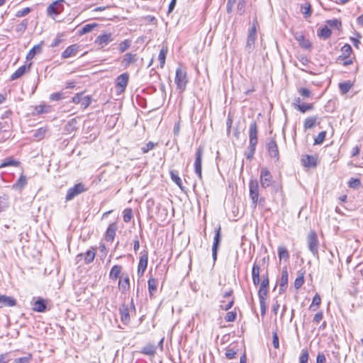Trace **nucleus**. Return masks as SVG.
<instances>
[{"label": "nucleus", "instance_id": "f257e3e1", "mask_svg": "<svg viewBox=\"0 0 363 363\" xmlns=\"http://www.w3.org/2000/svg\"><path fill=\"white\" fill-rule=\"evenodd\" d=\"M308 248L310 252L315 257L319 259L318 255V246L319 241L317 233L315 231H311L308 233L306 238Z\"/></svg>", "mask_w": 363, "mask_h": 363}, {"label": "nucleus", "instance_id": "f03ea898", "mask_svg": "<svg viewBox=\"0 0 363 363\" xmlns=\"http://www.w3.org/2000/svg\"><path fill=\"white\" fill-rule=\"evenodd\" d=\"M65 0H57L52 2L47 9V13L49 16L55 19L56 17L64 10Z\"/></svg>", "mask_w": 363, "mask_h": 363}, {"label": "nucleus", "instance_id": "7ed1b4c3", "mask_svg": "<svg viewBox=\"0 0 363 363\" xmlns=\"http://www.w3.org/2000/svg\"><path fill=\"white\" fill-rule=\"evenodd\" d=\"M188 82L186 72L184 69L179 67L176 69L175 83L177 84V88L182 91L186 88Z\"/></svg>", "mask_w": 363, "mask_h": 363}, {"label": "nucleus", "instance_id": "20e7f679", "mask_svg": "<svg viewBox=\"0 0 363 363\" xmlns=\"http://www.w3.org/2000/svg\"><path fill=\"white\" fill-rule=\"evenodd\" d=\"M135 310V305L133 303V300L131 298L129 304L123 303L119 308V313L121 315V321L126 324L130 322V311Z\"/></svg>", "mask_w": 363, "mask_h": 363}, {"label": "nucleus", "instance_id": "39448f33", "mask_svg": "<svg viewBox=\"0 0 363 363\" xmlns=\"http://www.w3.org/2000/svg\"><path fill=\"white\" fill-rule=\"evenodd\" d=\"M203 155V147L199 146L195 154L194 172L199 180H202V159Z\"/></svg>", "mask_w": 363, "mask_h": 363}, {"label": "nucleus", "instance_id": "423d86ee", "mask_svg": "<svg viewBox=\"0 0 363 363\" xmlns=\"http://www.w3.org/2000/svg\"><path fill=\"white\" fill-rule=\"evenodd\" d=\"M259 180L261 186L263 189H267L273 185V177L267 167H263L261 169Z\"/></svg>", "mask_w": 363, "mask_h": 363}, {"label": "nucleus", "instance_id": "0eeeda50", "mask_svg": "<svg viewBox=\"0 0 363 363\" xmlns=\"http://www.w3.org/2000/svg\"><path fill=\"white\" fill-rule=\"evenodd\" d=\"M250 197L252 201L254 208H255L258 203L259 195V187L257 180L252 179L249 184Z\"/></svg>", "mask_w": 363, "mask_h": 363}, {"label": "nucleus", "instance_id": "6e6552de", "mask_svg": "<svg viewBox=\"0 0 363 363\" xmlns=\"http://www.w3.org/2000/svg\"><path fill=\"white\" fill-rule=\"evenodd\" d=\"M257 38V28L255 23H253L251 28L249 30L247 43L245 45V50L250 53L255 48V43Z\"/></svg>", "mask_w": 363, "mask_h": 363}, {"label": "nucleus", "instance_id": "1a4fd4ad", "mask_svg": "<svg viewBox=\"0 0 363 363\" xmlns=\"http://www.w3.org/2000/svg\"><path fill=\"white\" fill-rule=\"evenodd\" d=\"M221 242V228L219 226L215 230V235L213 238V242L212 246V258L215 263L217 260L218 251Z\"/></svg>", "mask_w": 363, "mask_h": 363}, {"label": "nucleus", "instance_id": "9d476101", "mask_svg": "<svg viewBox=\"0 0 363 363\" xmlns=\"http://www.w3.org/2000/svg\"><path fill=\"white\" fill-rule=\"evenodd\" d=\"M72 102L79 105L80 108H86L91 103L90 97L85 95L84 92L77 94L72 98Z\"/></svg>", "mask_w": 363, "mask_h": 363}, {"label": "nucleus", "instance_id": "9b49d317", "mask_svg": "<svg viewBox=\"0 0 363 363\" xmlns=\"http://www.w3.org/2000/svg\"><path fill=\"white\" fill-rule=\"evenodd\" d=\"M129 74L128 72L120 74L116 79V87L120 92H123L128 85Z\"/></svg>", "mask_w": 363, "mask_h": 363}, {"label": "nucleus", "instance_id": "f8f14e48", "mask_svg": "<svg viewBox=\"0 0 363 363\" xmlns=\"http://www.w3.org/2000/svg\"><path fill=\"white\" fill-rule=\"evenodd\" d=\"M148 263V253L147 251L144 250L141 252L140 257L139 264L138 266V274L139 277H142L147 268Z\"/></svg>", "mask_w": 363, "mask_h": 363}, {"label": "nucleus", "instance_id": "ddd939ff", "mask_svg": "<svg viewBox=\"0 0 363 363\" xmlns=\"http://www.w3.org/2000/svg\"><path fill=\"white\" fill-rule=\"evenodd\" d=\"M267 148L269 152V155L271 157H274L276 159V161H279V154L278 150L277 144L274 138H271L269 143L267 145Z\"/></svg>", "mask_w": 363, "mask_h": 363}, {"label": "nucleus", "instance_id": "4468645a", "mask_svg": "<svg viewBox=\"0 0 363 363\" xmlns=\"http://www.w3.org/2000/svg\"><path fill=\"white\" fill-rule=\"evenodd\" d=\"M87 190L88 188L82 182L75 184L73 187L69 188V200L86 191Z\"/></svg>", "mask_w": 363, "mask_h": 363}, {"label": "nucleus", "instance_id": "2eb2a0df", "mask_svg": "<svg viewBox=\"0 0 363 363\" xmlns=\"http://www.w3.org/2000/svg\"><path fill=\"white\" fill-rule=\"evenodd\" d=\"M96 26V23L86 24L83 27L77 26L72 30V33L76 35H82L91 32Z\"/></svg>", "mask_w": 363, "mask_h": 363}, {"label": "nucleus", "instance_id": "dca6fc26", "mask_svg": "<svg viewBox=\"0 0 363 363\" xmlns=\"http://www.w3.org/2000/svg\"><path fill=\"white\" fill-rule=\"evenodd\" d=\"M257 125L255 121H252L249 127V144L257 145Z\"/></svg>", "mask_w": 363, "mask_h": 363}, {"label": "nucleus", "instance_id": "f3484780", "mask_svg": "<svg viewBox=\"0 0 363 363\" xmlns=\"http://www.w3.org/2000/svg\"><path fill=\"white\" fill-rule=\"evenodd\" d=\"M112 34L111 33H104L99 35L95 40L94 43L100 46L101 48H104L109 43L113 41Z\"/></svg>", "mask_w": 363, "mask_h": 363}, {"label": "nucleus", "instance_id": "a211bd4d", "mask_svg": "<svg viewBox=\"0 0 363 363\" xmlns=\"http://www.w3.org/2000/svg\"><path fill=\"white\" fill-rule=\"evenodd\" d=\"M318 120L319 118L318 117V116H313L306 118L303 123L304 130L306 131L307 130L312 129L317 124H319L320 121Z\"/></svg>", "mask_w": 363, "mask_h": 363}, {"label": "nucleus", "instance_id": "6ab92c4d", "mask_svg": "<svg viewBox=\"0 0 363 363\" xmlns=\"http://www.w3.org/2000/svg\"><path fill=\"white\" fill-rule=\"evenodd\" d=\"M118 289L123 293H125L130 289V279L128 275L125 277L123 274L120 277L118 281Z\"/></svg>", "mask_w": 363, "mask_h": 363}, {"label": "nucleus", "instance_id": "aec40b11", "mask_svg": "<svg viewBox=\"0 0 363 363\" xmlns=\"http://www.w3.org/2000/svg\"><path fill=\"white\" fill-rule=\"evenodd\" d=\"M295 39L298 42L299 45L304 49H311V43L306 39L304 35L301 33H296L294 35Z\"/></svg>", "mask_w": 363, "mask_h": 363}, {"label": "nucleus", "instance_id": "412c9836", "mask_svg": "<svg viewBox=\"0 0 363 363\" xmlns=\"http://www.w3.org/2000/svg\"><path fill=\"white\" fill-rule=\"evenodd\" d=\"M317 157L313 155H306L301 159L303 166L308 168H314L317 166Z\"/></svg>", "mask_w": 363, "mask_h": 363}, {"label": "nucleus", "instance_id": "4be33fe9", "mask_svg": "<svg viewBox=\"0 0 363 363\" xmlns=\"http://www.w3.org/2000/svg\"><path fill=\"white\" fill-rule=\"evenodd\" d=\"M117 225L115 223H111L106 232L105 238L107 242H113L116 236Z\"/></svg>", "mask_w": 363, "mask_h": 363}, {"label": "nucleus", "instance_id": "5701e85b", "mask_svg": "<svg viewBox=\"0 0 363 363\" xmlns=\"http://www.w3.org/2000/svg\"><path fill=\"white\" fill-rule=\"evenodd\" d=\"M288 286V272L286 269H283L281 272V277L279 282V293H284L287 289Z\"/></svg>", "mask_w": 363, "mask_h": 363}, {"label": "nucleus", "instance_id": "b1692460", "mask_svg": "<svg viewBox=\"0 0 363 363\" xmlns=\"http://www.w3.org/2000/svg\"><path fill=\"white\" fill-rule=\"evenodd\" d=\"M16 301L13 298L5 295L0 296V308L4 306L12 307L16 306Z\"/></svg>", "mask_w": 363, "mask_h": 363}, {"label": "nucleus", "instance_id": "393cba45", "mask_svg": "<svg viewBox=\"0 0 363 363\" xmlns=\"http://www.w3.org/2000/svg\"><path fill=\"white\" fill-rule=\"evenodd\" d=\"M47 309V303L46 301L39 298L37 301H35L33 307V310L37 312H45Z\"/></svg>", "mask_w": 363, "mask_h": 363}, {"label": "nucleus", "instance_id": "a878e982", "mask_svg": "<svg viewBox=\"0 0 363 363\" xmlns=\"http://www.w3.org/2000/svg\"><path fill=\"white\" fill-rule=\"evenodd\" d=\"M31 64L28 65H23L20 67L11 76V80H16L23 76L26 72H28L30 68Z\"/></svg>", "mask_w": 363, "mask_h": 363}, {"label": "nucleus", "instance_id": "bb28decb", "mask_svg": "<svg viewBox=\"0 0 363 363\" xmlns=\"http://www.w3.org/2000/svg\"><path fill=\"white\" fill-rule=\"evenodd\" d=\"M260 268L258 264L254 263L252 269V282L255 286H257L260 283L259 278Z\"/></svg>", "mask_w": 363, "mask_h": 363}, {"label": "nucleus", "instance_id": "cd10ccee", "mask_svg": "<svg viewBox=\"0 0 363 363\" xmlns=\"http://www.w3.org/2000/svg\"><path fill=\"white\" fill-rule=\"evenodd\" d=\"M156 346L154 344L148 343L144 346L141 350V353L148 356H154L156 354Z\"/></svg>", "mask_w": 363, "mask_h": 363}, {"label": "nucleus", "instance_id": "c85d7f7f", "mask_svg": "<svg viewBox=\"0 0 363 363\" xmlns=\"http://www.w3.org/2000/svg\"><path fill=\"white\" fill-rule=\"evenodd\" d=\"M137 61L136 55L126 53L124 55L122 60V65L127 67L130 63H135Z\"/></svg>", "mask_w": 363, "mask_h": 363}, {"label": "nucleus", "instance_id": "c756f323", "mask_svg": "<svg viewBox=\"0 0 363 363\" xmlns=\"http://www.w3.org/2000/svg\"><path fill=\"white\" fill-rule=\"evenodd\" d=\"M342 55H340L337 62L340 60V58H349L352 52V47L349 44H345L341 48Z\"/></svg>", "mask_w": 363, "mask_h": 363}, {"label": "nucleus", "instance_id": "7c9ffc66", "mask_svg": "<svg viewBox=\"0 0 363 363\" xmlns=\"http://www.w3.org/2000/svg\"><path fill=\"white\" fill-rule=\"evenodd\" d=\"M42 51V43L33 46L26 55L27 60L33 59L35 55L40 53Z\"/></svg>", "mask_w": 363, "mask_h": 363}, {"label": "nucleus", "instance_id": "2f4dec72", "mask_svg": "<svg viewBox=\"0 0 363 363\" xmlns=\"http://www.w3.org/2000/svg\"><path fill=\"white\" fill-rule=\"evenodd\" d=\"M122 267L120 265H114L111 268L109 273V278L113 280H116L121 272Z\"/></svg>", "mask_w": 363, "mask_h": 363}, {"label": "nucleus", "instance_id": "473e14b6", "mask_svg": "<svg viewBox=\"0 0 363 363\" xmlns=\"http://www.w3.org/2000/svg\"><path fill=\"white\" fill-rule=\"evenodd\" d=\"M331 33V30L328 27V26H325L318 31V35L324 40L329 38Z\"/></svg>", "mask_w": 363, "mask_h": 363}, {"label": "nucleus", "instance_id": "72a5a7b5", "mask_svg": "<svg viewBox=\"0 0 363 363\" xmlns=\"http://www.w3.org/2000/svg\"><path fill=\"white\" fill-rule=\"evenodd\" d=\"M66 40L67 34L65 33H59L50 46L52 48L59 46L62 43L65 42Z\"/></svg>", "mask_w": 363, "mask_h": 363}, {"label": "nucleus", "instance_id": "f704fd0d", "mask_svg": "<svg viewBox=\"0 0 363 363\" xmlns=\"http://www.w3.org/2000/svg\"><path fill=\"white\" fill-rule=\"evenodd\" d=\"M352 83L348 80L339 84V89L342 94H347L352 86Z\"/></svg>", "mask_w": 363, "mask_h": 363}, {"label": "nucleus", "instance_id": "c9c22d12", "mask_svg": "<svg viewBox=\"0 0 363 363\" xmlns=\"http://www.w3.org/2000/svg\"><path fill=\"white\" fill-rule=\"evenodd\" d=\"M96 255V250L92 248L91 250H87L84 254V262L86 264H89L92 262L94 259Z\"/></svg>", "mask_w": 363, "mask_h": 363}, {"label": "nucleus", "instance_id": "e433bc0d", "mask_svg": "<svg viewBox=\"0 0 363 363\" xmlns=\"http://www.w3.org/2000/svg\"><path fill=\"white\" fill-rule=\"evenodd\" d=\"M148 290L150 296H152L157 291V281L154 278H150L147 281Z\"/></svg>", "mask_w": 363, "mask_h": 363}, {"label": "nucleus", "instance_id": "4c0bfd02", "mask_svg": "<svg viewBox=\"0 0 363 363\" xmlns=\"http://www.w3.org/2000/svg\"><path fill=\"white\" fill-rule=\"evenodd\" d=\"M169 174L172 180L181 189H182V182L181 178L179 177L178 172L174 170H170Z\"/></svg>", "mask_w": 363, "mask_h": 363}, {"label": "nucleus", "instance_id": "58836bf2", "mask_svg": "<svg viewBox=\"0 0 363 363\" xmlns=\"http://www.w3.org/2000/svg\"><path fill=\"white\" fill-rule=\"evenodd\" d=\"M320 303H321V298L318 294H316L313 296L312 303L311 304V306L309 307L310 310H311L313 311H316L319 308Z\"/></svg>", "mask_w": 363, "mask_h": 363}, {"label": "nucleus", "instance_id": "ea45409f", "mask_svg": "<svg viewBox=\"0 0 363 363\" xmlns=\"http://www.w3.org/2000/svg\"><path fill=\"white\" fill-rule=\"evenodd\" d=\"M19 165V162L13 160L11 157L6 158L3 162L0 164V169L9 167V166H13V167H18Z\"/></svg>", "mask_w": 363, "mask_h": 363}, {"label": "nucleus", "instance_id": "a19ab883", "mask_svg": "<svg viewBox=\"0 0 363 363\" xmlns=\"http://www.w3.org/2000/svg\"><path fill=\"white\" fill-rule=\"evenodd\" d=\"M167 53V48L162 47V49L160 51L159 55H158V60L160 62V67H163L165 64V60H166V55Z\"/></svg>", "mask_w": 363, "mask_h": 363}, {"label": "nucleus", "instance_id": "79ce46f5", "mask_svg": "<svg viewBox=\"0 0 363 363\" xmlns=\"http://www.w3.org/2000/svg\"><path fill=\"white\" fill-rule=\"evenodd\" d=\"M27 184V180L25 176L21 175L16 182L13 185V189H21L23 188Z\"/></svg>", "mask_w": 363, "mask_h": 363}, {"label": "nucleus", "instance_id": "37998d69", "mask_svg": "<svg viewBox=\"0 0 363 363\" xmlns=\"http://www.w3.org/2000/svg\"><path fill=\"white\" fill-rule=\"evenodd\" d=\"M313 108H314V106L313 104H297V110L303 113H304L308 111H311Z\"/></svg>", "mask_w": 363, "mask_h": 363}, {"label": "nucleus", "instance_id": "c03bdc74", "mask_svg": "<svg viewBox=\"0 0 363 363\" xmlns=\"http://www.w3.org/2000/svg\"><path fill=\"white\" fill-rule=\"evenodd\" d=\"M67 92L60 91L50 94V99L52 101H60L67 98Z\"/></svg>", "mask_w": 363, "mask_h": 363}, {"label": "nucleus", "instance_id": "a18cd8bd", "mask_svg": "<svg viewBox=\"0 0 363 363\" xmlns=\"http://www.w3.org/2000/svg\"><path fill=\"white\" fill-rule=\"evenodd\" d=\"M278 255L280 259H288L289 258V253L284 247L279 246L278 247Z\"/></svg>", "mask_w": 363, "mask_h": 363}, {"label": "nucleus", "instance_id": "49530a36", "mask_svg": "<svg viewBox=\"0 0 363 363\" xmlns=\"http://www.w3.org/2000/svg\"><path fill=\"white\" fill-rule=\"evenodd\" d=\"M45 133H46V129L44 128H38V130H36L33 134V137L38 140H40L41 139H43L45 135Z\"/></svg>", "mask_w": 363, "mask_h": 363}, {"label": "nucleus", "instance_id": "de8ad7c7", "mask_svg": "<svg viewBox=\"0 0 363 363\" xmlns=\"http://www.w3.org/2000/svg\"><path fill=\"white\" fill-rule=\"evenodd\" d=\"M246 0H238L237 6V13L239 15H242L245 11Z\"/></svg>", "mask_w": 363, "mask_h": 363}, {"label": "nucleus", "instance_id": "09e8293b", "mask_svg": "<svg viewBox=\"0 0 363 363\" xmlns=\"http://www.w3.org/2000/svg\"><path fill=\"white\" fill-rule=\"evenodd\" d=\"M32 354H28L27 356L15 359L13 363H30Z\"/></svg>", "mask_w": 363, "mask_h": 363}, {"label": "nucleus", "instance_id": "8fccbe9b", "mask_svg": "<svg viewBox=\"0 0 363 363\" xmlns=\"http://www.w3.org/2000/svg\"><path fill=\"white\" fill-rule=\"evenodd\" d=\"M309 358V354L306 349H303L301 351V354L299 357V363H308Z\"/></svg>", "mask_w": 363, "mask_h": 363}, {"label": "nucleus", "instance_id": "3c124183", "mask_svg": "<svg viewBox=\"0 0 363 363\" xmlns=\"http://www.w3.org/2000/svg\"><path fill=\"white\" fill-rule=\"evenodd\" d=\"M268 294V288H262L259 286V291H258V296L259 301H265L266 297Z\"/></svg>", "mask_w": 363, "mask_h": 363}, {"label": "nucleus", "instance_id": "603ef678", "mask_svg": "<svg viewBox=\"0 0 363 363\" xmlns=\"http://www.w3.org/2000/svg\"><path fill=\"white\" fill-rule=\"evenodd\" d=\"M326 136V131H321L318 133L317 137L314 139V145H320L325 140Z\"/></svg>", "mask_w": 363, "mask_h": 363}, {"label": "nucleus", "instance_id": "864d4df0", "mask_svg": "<svg viewBox=\"0 0 363 363\" xmlns=\"http://www.w3.org/2000/svg\"><path fill=\"white\" fill-rule=\"evenodd\" d=\"M28 26V21L23 20L21 23L16 26V30L18 33H23Z\"/></svg>", "mask_w": 363, "mask_h": 363}, {"label": "nucleus", "instance_id": "5fc2aeb1", "mask_svg": "<svg viewBox=\"0 0 363 363\" xmlns=\"http://www.w3.org/2000/svg\"><path fill=\"white\" fill-rule=\"evenodd\" d=\"M133 217L132 210L130 208H125L123 211V220L125 223L130 221Z\"/></svg>", "mask_w": 363, "mask_h": 363}, {"label": "nucleus", "instance_id": "6e6d98bb", "mask_svg": "<svg viewBox=\"0 0 363 363\" xmlns=\"http://www.w3.org/2000/svg\"><path fill=\"white\" fill-rule=\"evenodd\" d=\"M130 46V42L128 40H125L118 45V50L121 52H125Z\"/></svg>", "mask_w": 363, "mask_h": 363}, {"label": "nucleus", "instance_id": "4d7b16f0", "mask_svg": "<svg viewBox=\"0 0 363 363\" xmlns=\"http://www.w3.org/2000/svg\"><path fill=\"white\" fill-rule=\"evenodd\" d=\"M304 283V277H303V274H301L300 276H298L296 279H295V281H294V287L296 289H298L301 287V286Z\"/></svg>", "mask_w": 363, "mask_h": 363}, {"label": "nucleus", "instance_id": "13d9d810", "mask_svg": "<svg viewBox=\"0 0 363 363\" xmlns=\"http://www.w3.org/2000/svg\"><path fill=\"white\" fill-rule=\"evenodd\" d=\"M348 185L350 188L357 189L360 186L361 182L359 179L351 178L348 182Z\"/></svg>", "mask_w": 363, "mask_h": 363}, {"label": "nucleus", "instance_id": "bf43d9fd", "mask_svg": "<svg viewBox=\"0 0 363 363\" xmlns=\"http://www.w3.org/2000/svg\"><path fill=\"white\" fill-rule=\"evenodd\" d=\"M327 24L331 27L337 28V29L341 27V21L337 19H332V20H328L326 21Z\"/></svg>", "mask_w": 363, "mask_h": 363}, {"label": "nucleus", "instance_id": "052dcab7", "mask_svg": "<svg viewBox=\"0 0 363 363\" xmlns=\"http://www.w3.org/2000/svg\"><path fill=\"white\" fill-rule=\"evenodd\" d=\"M222 304L220 306V308L224 311H228L231 308L234 304V298H233L228 303H225V301H221Z\"/></svg>", "mask_w": 363, "mask_h": 363}, {"label": "nucleus", "instance_id": "680f3d73", "mask_svg": "<svg viewBox=\"0 0 363 363\" xmlns=\"http://www.w3.org/2000/svg\"><path fill=\"white\" fill-rule=\"evenodd\" d=\"M272 343L275 349L279 348V341L277 330L274 331L272 333Z\"/></svg>", "mask_w": 363, "mask_h": 363}, {"label": "nucleus", "instance_id": "e2e57ef3", "mask_svg": "<svg viewBox=\"0 0 363 363\" xmlns=\"http://www.w3.org/2000/svg\"><path fill=\"white\" fill-rule=\"evenodd\" d=\"M256 146L257 145L249 144V152L247 155V159L251 160L252 158H253L256 150Z\"/></svg>", "mask_w": 363, "mask_h": 363}, {"label": "nucleus", "instance_id": "0e129e2a", "mask_svg": "<svg viewBox=\"0 0 363 363\" xmlns=\"http://www.w3.org/2000/svg\"><path fill=\"white\" fill-rule=\"evenodd\" d=\"M236 315H237L236 312H234V311L228 312L225 316V320L227 322H233L235 320Z\"/></svg>", "mask_w": 363, "mask_h": 363}, {"label": "nucleus", "instance_id": "69168bd1", "mask_svg": "<svg viewBox=\"0 0 363 363\" xmlns=\"http://www.w3.org/2000/svg\"><path fill=\"white\" fill-rule=\"evenodd\" d=\"M299 94L305 98H310L311 96V91L307 88H301L298 90Z\"/></svg>", "mask_w": 363, "mask_h": 363}, {"label": "nucleus", "instance_id": "338daca9", "mask_svg": "<svg viewBox=\"0 0 363 363\" xmlns=\"http://www.w3.org/2000/svg\"><path fill=\"white\" fill-rule=\"evenodd\" d=\"M30 12V9L28 7L24 8L21 10H19L16 12V17H23L26 16Z\"/></svg>", "mask_w": 363, "mask_h": 363}, {"label": "nucleus", "instance_id": "774afa93", "mask_svg": "<svg viewBox=\"0 0 363 363\" xmlns=\"http://www.w3.org/2000/svg\"><path fill=\"white\" fill-rule=\"evenodd\" d=\"M302 13L306 14V16H311V7L309 4H306L305 5L301 6Z\"/></svg>", "mask_w": 363, "mask_h": 363}]
</instances>
